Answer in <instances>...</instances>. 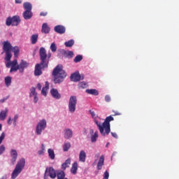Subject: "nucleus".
<instances>
[{
    "instance_id": "f257e3e1",
    "label": "nucleus",
    "mask_w": 179,
    "mask_h": 179,
    "mask_svg": "<svg viewBox=\"0 0 179 179\" xmlns=\"http://www.w3.org/2000/svg\"><path fill=\"white\" fill-rule=\"evenodd\" d=\"M113 120H114V117L113 116H107L103 123H101V122H99V120L94 119V122L96 126H98V128L99 129V132L102 136H105L110 134L111 131L110 122H112Z\"/></svg>"
},
{
    "instance_id": "f03ea898",
    "label": "nucleus",
    "mask_w": 179,
    "mask_h": 179,
    "mask_svg": "<svg viewBox=\"0 0 179 179\" xmlns=\"http://www.w3.org/2000/svg\"><path fill=\"white\" fill-rule=\"evenodd\" d=\"M52 76H54V82L55 84H60L66 78L67 74L63 69L61 64L57 66L52 71Z\"/></svg>"
},
{
    "instance_id": "7ed1b4c3",
    "label": "nucleus",
    "mask_w": 179,
    "mask_h": 179,
    "mask_svg": "<svg viewBox=\"0 0 179 179\" xmlns=\"http://www.w3.org/2000/svg\"><path fill=\"white\" fill-rule=\"evenodd\" d=\"M26 161L24 158H21L17 161L15 169L13 171L11 174V178L15 179L20 173H21L22 169L25 166Z\"/></svg>"
},
{
    "instance_id": "20e7f679",
    "label": "nucleus",
    "mask_w": 179,
    "mask_h": 179,
    "mask_svg": "<svg viewBox=\"0 0 179 179\" xmlns=\"http://www.w3.org/2000/svg\"><path fill=\"white\" fill-rule=\"evenodd\" d=\"M41 60L42 64L43 65L44 69H48V64L50 59L52 57V53H48L47 55V50H45V48H43L41 50Z\"/></svg>"
},
{
    "instance_id": "39448f33",
    "label": "nucleus",
    "mask_w": 179,
    "mask_h": 179,
    "mask_svg": "<svg viewBox=\"0 0 179 179\" xmlns=\"http://www.w3.org/2000/svg\"><path fill=\"white\" fill-rule=\"evenodd\" d=\"M43 50V48H40L39 50V56H40V64H36L35 70H34V75L35 76H41L43 74L42 70H44L45 67L43 64V60H42V52L41 50Z\"/></svg>"
},
{
    "instance_id": "423d86ee",
    "label": "nucleus",
    "mask_w": 179,
    "mask_h": 179,
    "mask_svg": "<svg viewBox=\"0 0 179 179\" xmlns=\"http://www.w3.org/2000/svg\"><path fill=\"white\" fill-rule=\"evenodd\" d=\"M20 22V17H19V15H14L12 18L11 17H8L6 24H7V27H10V24H12L13 27H17Z\"/></svg>"
},
{
    "instance_id": "0eeeda50",
    "label": "nucleus",
    "mask_w": 179,
    "mask_h": 179,
    "mask_svg": "<svg viewBox=\"0 0 179 179\" xmlns=\"http://www.w3.org/2000/svg\"><path fill=\"white\" fill-rule=\"evenodd\" d=\"M78 99L77 96H70L69 101V110L71 113H73L76 110V105H77Z\"/></svg>"
},
{
    "instance_id": "6e6552de",
    "label": "nucleus",
    "mask_w": 179,
    "mask_h": 179,
    "mask_svg": "<svg viewBox=\"0 0 179 179\" xmlns=\"http://www.w3.org/2000/svg\"><path fill=\"white\" fill-rule=\"evenodd\" d=\"M45 127H47V121L45 119L40 120V122L36 125V134H41L43 130H45Z\"/></svg>"
},
{
    "instance_id": "1a4fd4ad",
    "label": "nucleus",
    "mask_w": 179,
    "mask_h": 179,
    "mask_svg": "<svg viewBox=\"0 0 179 179\" xmlns=\"http://www.w3.org/2000/svg\"><path fill=\"white\" fill-rule=\"evenodd\" d=\"M47 172L48 173L49 176L52 179H55V178L57 177V171L53 168V166H50L49 168H46L45 175H44L45 179H47Z\"/></svg>"
},
{
    "instance_id": "9d476101",
    "label": "nucleus",
    "mask_w": 179,
    "mask_h": 179,
    "mask_svg": "<svg viewBox=\"0 0 179 179\" xmlns=\"http://www.w3.org/2000/svg\"><path fill=\"white\" fill-rule=\"evenodd\" d=\"M18 67L20 73H24V69L29 67V63H27V62H26L25 60H21L20 64H18Z\"/></svg>"
},
{
    "instance_id": "9b49d317",
    "label": "nucleus",
    "mask_w": 179,
    "mask_h": 179,
    "mask_svg": "<svg viewBox=\"0 0 179 179\" xmlns=\"http://www.w3.org/2000/svg\"><path fill=\"white\" fill-rule=\"evenodd\" d=\"M17 156H18L17 151L16 150H11V151H10V157H11L10 162L13 165H15V164L17 159Z\"/></svg>"
},
{
    "instance_id": "f8f14e48",
    "label": "nucleus",
    "mask_w": 179,
    "mask_h": 179,
    "mask_svg": "<svg viewBox=\"0 0 179 179\" xmlns=\"http://www.w3.org/2000/svg\"><path fill=\"white\" fill-rule=\"evenodd\" d=\"M13 50V46L11 43H10V42H8V41L3 42V52H5L6 56H7V54L9 52V50Z\"/></svg>"
},
{
    "instance_id": "ddd939ff",
    "label": "nucleus",
    "mask_w": 179,
    "mask_h": 179,
    "mask_svg": "<svg viewBox=\"0 0 179 179\" xmlns=\"http://www.w3.org/2000/svg\"><path fill=\"white\" fill-rule=\"evenodd\" d=\"M17 59H15L13 62H11V69L10 70V73H13V71H17L19 70V64Z\"/></svg>"
},
{
    "instance_id": "4468645a",
    "label": "nucleus",
    "mask_w": 179,
    "mask_h": 179,
    "mask_svg": "<svg viewBox=\"0 0 179 179\" xmlns=\"http://www.w3.org/2000/svg\"><path fill=\"white\" fill-rule=\"evenodd\" d=\"M55 31L57 32V34H63L66 32V28L63 27V25H57L55 27Z\"/></svg>"
},
{
    "instance_id": "2eb2a0df",
    "label": "nucleus",
    "mask_w": 179,
    "mask_h": 179,
    "mask_svg": "<svg viewBox=\"0 0 179 179\" xmlns=\"http://www.w3.org/2000/svg\"><path fill=\"white\" fill-rule=\"evenodd\" d=\"M71 80L74 83H77L78 81H80V80H81V76L80 73H73V74H71Z\"/></svg>"
},
{
    "instance_id": "dca6fc26",
    "label": "nucleus",
    "mask_w": 179,
    "mask_h": 179,
    "mask_svg": "<svg viewBox=\"0 0 179 179\" xmlns=\"http://www.w3.org/2000/svg\"><path fill=\"white\" fill-rule=\"evenodd\" d=\"M50 93L53 98H55L56 99H60L61 94L59 92H58L57 90L52 88V90H50Z\"/></svg>"
},
{
    "instance_id": "f3484780",
    "label": "nucleus",
    "mask_w": 179,
    "mask_h": 179,
    "mask_svg": "<svg viewBox=\"0 0 179 179\" xmlns=\"http://www.w3.org/2000/svg\"><path fill=\"white\" fill-rule=\"evenodd\" d=\"M8 113V108H6L3 110H1V112H0V120H5L7 117Z\"/></svg>"
},
{
    "instance_id": "a211bd4d",
    "label": "nucleus",
    "mask_w": 179,
    "mask_h": 179,
    "mask_svg": "<svg viewBox=\"0 0 179 179\" xmlns=\"http://www.w3.org/2000/svg\"><path fill=\"white\" fill-rule=\"evenodd\" d=\"M104 160H105L104 155H101L96 165V167L98 169H102V166L104 165Z\"/></svg>"
},
{
    "instance_id": "6ab92c4d",
    "label": "nucleus",
    "mask_w": 179,
    "mask_h": 179,
    "mask_svg": "<svg viewBox=\"0 0 179 179\" xmlns=\"http://www.w3.org/2000/svg\"><path fill=\"white\" fill-rule=\"evenodd\" d=\"M90 133L91 134H92L91 136V141L92 143H95L99 137V134H98V131H95V133L94 134V130L93 129H90Z\"/></svg>"
},
{
    "instance_id": "aec40b11",
    "label": "nucleus",
    "mask_w": 179,
    "mask_h": 179,
    "mask_svg": "<svg viewBox=\"0 0 179 179\" xmlns=\"http://www.w3.org/2000/svg\"><path fill=\"white\" fill-rule=\"evenodd\" d=\"M50 31V27H48V24H46V22H45V24H43L41 32L43 34H49Z\"/></svg>"
},
{
    "instance_id": "412c9836",
    "label": "nucleus",
    "mask_w": 179,
    "mask_h": 179,
    "mask_svg": "<svg viewBox=\"0 0 179 179\" xmlns=\"http://www.w3.org/2000/svg\"><path fill=\"white\" fill-rule=\"evenodd\" d=\"M87 154L84 150H81L79 155V159L81 162H85Z\"/></svg>"
},
{
    "instance_id": "4be33fe9",
    "label": "nucleus",
    "mask_w": 179,
    "mask_h": 179,
    "mask_svg": "<svg viewBox=\"0 0 179 179\" xmlns=\"http://www.w3.org/2000/svg\"><path fill=\"white\" fill-rule=\"evenodd\" d=\"M22 16L24 19H26V20H27V19H31L33 16V13H30V11H28V10H25L22 14Z\"/></svg>"
},
{
    "instance_id": "5701e85b",
    "label": "nucleus",
    "mask_w": 179,
    "mask_h": 179,
    "mask_svg": "<svg viewBox=\"0 0 179 179\" xmlns=\"http://www.w3.org/2000/svg\"><path fill=\"white\" fill-rule=\"evenodd\" d=\"M65 138H71L73 137V131L71 129H66L64 131Z\"/></svg>"
},
{
    "instance_id": "b1692460",
    "label": "nucleus",
    "mask_w": 179,
    "mask_h": 179,
    "mask_svg": "<svg viewBox=\"0 0 179 179\" xmlns=\"http://www.w3.org/2000/svg\"><path fill=\"white\" fill-rule=\"evenodd\" d=\"M49 89V83L48 81H45V86L43 87L41 94L45 96H47V91Z\"/></svg>"
},
{
    "instance_id": "393cba45",
    "label": "nucleus",
    "mask_w": 179,
    "mask_h": 179,
    "mask_svg": "<svg viewBox=\"0 0 179 179\" xmlns=\"http://www.w3.org/2000/svg\"><path fill=\"white\" fill-rule=\"evenodd\" d=\"M23 6H24V9H27V10H29V12H32L33 6L31 3H28V1H27V3H24Z\"/></svg>"
},
{
    "instance_id": "a878e982",
    "label": "nucleus",
    "mask_w": 179,
    "mask_h": 179,
    "mask_svg": "<svg viewBox=\"0 0 179 179\" xmlns=\"http://www.w3.org/2000/svg\"><path fill=\"white\" fill-rule=\"evenodd\" d=\"M78 166V162H73L71 169V172L72 173H73L74 175H76V173H77Z\"/></svg>"
},
{
    "instance_id": "bb28decb",
    "label": "nucleus",
    "mask_w": 179,
    "mask_h": 179,
    "mask_svg": "<svg viewBox=\"0 0 179 179\" xmlns=\"http://www.w3.org/2000/svg\"><path fill=\"white\" fill-rule=\"evenodd\" d=\"M48 152L50 159H55V154L54 150H52V148H48Z\"/></svg>"
},
{
    "instance_id": "cd10ccee",
    "label": "nucleus",
    "mask_w": 179,
    "mask_h": 179,
    "mask_svg": "<svg viewBox=\"0 0 179 179\" xmlns=\"http://www.w3.org/2000/svg\"><path fill=\"white\" fill-rule=\"evenodd\" d=\"M64 176H66V173H65L64 171H57V179H63Z\"/></svg>"
},
{
    "instance_id": "c85d7f7f",
    "label": "nucleus",
    "mask_w": 179,
    "mask_h": 179,
    "mask_svg": "<svg viewBox=\"0 0 179 179\" xmlns=\"http://www.w3.org/2000/svg\"><path fill=\"white\" fill-rule=\"evenodd\" d=\"M71 164V158H68L65 162H64L62 165V169H66V168H67L68 166H69Z\"/></svg>"
},
{
    "instance_id": "c756f323",
    "label": "nucleus",
    "mask_w": 179,
    "mask_h": 179,
    "mask_svg": "<svg viewBox=\"0 0 179 179\" xmlns=\"http://www.w3.org/2000/svg\"><path fill=\"white\" fill-rule=\"evenodd\" d=\"M38 39V35L35 34V35H32L31 37V42L32 45H36V43H37V41Z\"/></svg>"
},
{
    "instance_id": "7c9ffc66",
    "label": "nucleus",
    "mask_w": 179,
    "mask_h": 179,
    "mask_svg": "<svg viewBox=\"0 0 179 179\" xmlns=\"http://www.w3.org/2000/svg\"><path fill=\"white\" fill-rule=\"evenodd\" d=\"M75 42L73 39H71V41H68V42H65L64 45L66 48H72Z\"/></svg>"
},
{
    "instance_id": "2f4dec72",
    "label": "nucleus",
    "mask_w": 179,
    "mask_h": 179,
    "mask_svg": "<svg viewBox=\"0 0 179 179\" xmlns=\"http://www.w3.org/2000/svg\"><path fill=\"white\" fill-rule=\"evenodd\" d=\"M87 94H91V95H99V91L97 90H86Z\"/></svg>"
},
{
    "instance_id": "473e14b6",
    "label": "nucleus",
    "mask_w": 179,
    "mask_h": 179,
    "mask_svg": "<svg viewBox=\"0 0 179 179\" xmlns=\"http://www.w3.org/2000/svg\"><path fill=\"white\" fill-rule=\"evenodd\" d=\"M13 51L14 52V56L15 57H18L19 56V53H20V49L17 46H15L13 48Z\"/></svg>"
},
{
    "instance_id": "72a5a7b5",
    "label": "nucleus",
    "mask_w": 179,
    "mask_h": 179,
    "mask_svg": "<svg viewBox=\"0 0 179 179\" xmlns=\"http://www.w3.org/2000/svg\"><path fill=\"white\" fill-rule=\"evenodd\" d=\"M71 143H69V142L64 143V144L63 145V150L68 151L69 150V148H71Z\"/></svg>"
},
{
    "instance_id": "f704fd0d",
    "label": "nucleus",
    "mask_w": 179,
    "mask_h": 179,
    "mask_svg": "<svg viewBox=\"0 0 179 179\" xmlns=\"http://www.w3.org/2000/svg\"><path fill=\"white\" fill-rule=\"evenodd\" d=\"M12 83V78L11 77H6L5 78V84L6 87H9V85H11Z\"/></svg>"
},
{
    "instance_id": "c9c22d12",
    "label": "nucleus",
    "mask_w": 179,
    "mask_h": 179,
    "mask_svg": "<svg viewBox=\"0 0 179 179\" xmlns=\"http://www.w3.org/2000/svg\"><path fill=\"white\" fill-rule=\"evenodd\" d=\"M64 55L66 56V57H69L70 59H72L74 56L73 52L69 50L68 52H64Z\"/></svg>"
},
{
    "instance_id": "e433bc0d",
    "label": "nucleus",
    "mask_w": 179,
    "mask_h": 179,
    "mask_svg": "<svg viewBox=\"0 0 179 179\" xmlns=\"http://www.w3.org/2000/svg\"><path fill=\"white\" fill-rule=\"evenodd\" d=\"M11 57H12L11 50H8V52L5 57V60L6 62H10L11 60Z\"/></svg>"
},
{
    "instance_id": "4c0bfd02",
    "label": "nucleus",
    "mask_w": 179,
    "mask_h": 179,
    "mask_svg": "<svg viewBox=\"0 0 179 179\" xmlns=\"http://www.w3.org/2000/svg\"><path fill=\"white\" fill-rule=\"evenodd\" d=\"M83 57L81 55H78L74 59L75 63H79V62H81L83 60Z\"/></svg>"
},
{
    "instance_id": "58836bf2",
    "label": "nucleus",
    "mask_w": 179,
    "mask_h": 179,
    "mask_svg": "<svg viewBox=\"0 0 179 179\" xmlns=\"http://www.w3.org/2000/svg\"><path fill=\"white\" fill-rule=\"evenodd\" d=\"M78 86L80 87V88H87V84L86 83L82 82L79 83Z\"/></svg>"
},
{
    "instance_id": "ea45409f",
    "label": "nucleus",
    "mask_w": 179,
    "mask_h": 179,
    "mask_svg": "<svg viewBox=\"0 0 179 179\" xmlns=\"http://www.w3.org/2000/svg\"><path fill=\"white\" fill-rule=\"evenodd\" d=\"M36 94V88H34V87H32V88H31V92H30V94H29V96L31 97L34 96V95Z\"/></svg>"
},
{
    "instance_id": "a19ab883",
    "label": "nucleus",
    "mask_w": 179,
    "mask_h": 179,
    "mask_svg": "<svg viewBox=\"0 0 179 179\" xmlns=\"http://www.w3.org/2000/svg\"><path fill=\"white\" fill-rule=\"evenodd\" d=\"M110 173L108 171H105L103 173V179H109Z\"/></svg>"
},
{
    "instance_id": "79ce46f5",
    "label": "nucleus",
    "mask_w": 179,
    "mask_h": 179,
    "mask_svg": "<svg viewBox=\"0 0 179 179\" xmlns=\"http://www.w3.org/2000/svg\"><path fill=\"white\" fill-rule=\"evenodd\" d=\"M50 50H52V52H56L57 46H56L55 43H52L51 44Z\"/></svg>"
},
{
    "instance_id": "37998d69",
    "label": "nucleus",
    "mask_w": 179,
    "mask_h": 179,
    "mask_svg": "<svg viewBox=\"0 0 179 179\" xmlns=\"http://www.w3.org/2000/svg\"><path fill=\"white\" fill-rule=\"evenodd\" d=\"M6 137V134L4 132L1 133L0 136V144H1L2 141L4 140Z\"/></svg>"
},
{
    "instance_id": "c03bdc74",
    "label": "nucleus",
    "mask_w": 179,
    "mask_h": 179,
    "mask_svg": "<svg viewBox=\"0 0 179 179\" xmlns=\"http://www.w3.org/2000/svg\"><path fill=\"white\" fill-rule=\"evenodd\" d=\"M18 117H19L18 115H15L14 119H13V124H14V126H16L17 120Z\"/></svg>"
},
{
    "instance_id": "a18cd8bd",
    "label": "nucleus",
    "mask_w": 179,
    "mask_h": 179,
    "mask_svg": "<svg viewBox=\"0 0 179 179\" xmlns=\"http://www.w3.org/2000/svg\"><path fill=\"white\" fill-rule=\"evenodd\" d=\"M6 150V147L3 145H0V154H3Z\"/></svg>"
},
{
    "instance_id": "49530a36",
    "label": "nucleus",
    "mask_w": 179,
    "mask_h": 179,
    "mask_svg": "<svg viewBox=\"0 0 179 179\" xmlns=\"http://www.w3.org/2000/svg\"><path fill=\"white\" fill-rule=\"evenodd\" d=\"M38 101V96H37V93L36 92V90H35V94H34V102L35 103H37Z\"/></svg>"
},
{
    "instance_id": "de8ad7c7",
    "label": "nucleus",
    "mask_w": 179,
    "mask_h": 179,
    "mask_svg": "<svg viewBox=\"0 0 179 179\" xmlns=\"http://www.w3.org/2000/svg\"><path fill=\"white\" fill-rule=\"evenodd\" d=\"M105 101H106V102H110L111 98H110V95H106V96H105Z\"/></svg>"
},
{
    "instance_id": "09e8293b",
    "label": "nucleus",
    "mask_w": 179,
    "mask_h": 179,
    "mask_svg": "<svg viewBox=\"0 0 179 179\" xmlns=\"http://www.w3.org/2000/svg\"><path fill=\"white\" fill-rule=\"evenodd\" d=\"M90 113L91 114L92 117H96V113L95 112L92 111V110H89Z\"/></svg>"
},
{
    "instance_id": "8fccbe9b",
    "label": "nucleus",
    "mask_w": 179,
    "mask_h": 179,
    "mask_svg": "<svg viewBox=\"0 0 179 179\" xmlns=\"http://www.w3.org/2000/svg\"><path fill=\"white\" fill-rule=\"evenodd\" d=\"M7 99H8V96H6V98H3L2 99H0V102H1V103H3L4 102H6V101H7Z\"/></svg>"
},
{
    "instance_id": "3c124183",
    "label": "nucleus",
    "mask_w": 179,
    "mask_h": 179,
    "mask_svg": "<svg viewBox=\"0 0 179 179\" xmlns=\"http://www.w3.org/2000/svg\"><path fill=\"white\" fill-rule=\"evenodd\" d=\"M6 66L7 68L10 67V66H12V62H10V61L7 62Z\"/></svg>"
},
{
    "instance_id": "603ef678",
    "label": "nucleus",
    "mask_w": 179,
    "mask_h": 179,
    "mask_svg": "<svg viewBox=\"0 0 179 179\" xmlns=\"http://www.w3.org/2000/svg\"><path fill=\"white\" fill-rule=\"evenodd\" d=\"M111 135H112L113 137H114L115 138H118V136H117V133L111 132Z\"/></svg>"
},
{
    "instance_id": "864d4df0",
    "label": "nucleus",
    "mask_w": 179,
    "mask_h": 179,
    "mask_svg": "<svg viewBox=\"0 0 179 179\" xmlns=\"http://www.w3.org/2000/svg\"><path fill=\"white\" fill-rule=\"evenodd\" d=\"M8 124H12V117L10 116L8 119Z\"/></svg>"
},
{
    "instance_id": "5fc2aeb1",
    "label": "nucleus",
    "mask_w": 179,
    "mask_h": 179,
    "mask_svg": "<svg viewBox=\"0 0 179 179\" xmlns=\"http://www.w3.org/2000/svg\"><path fill=\"white\" fill-rule=\"evenodd\" d=\"M41 148H42L43 155L44 152L45 151V147L44 144H41Z\"/></svg>"
},
{
    "instance_id": "6e6d98bb",
    "label": "nucleus",
    "mask_w": 179,
    "mask_h": 179,
    "mask_svg": "<svg viewBox=\"0 0 179 179\" xmlns=\"http://www.w3.org/2000/svg\"><path fill=\"white\" fill-rule=\"evenodd\" d=\"M38 154L39 155H43V148H41V150H39V151H38Z\"/></svg>"
},
{
    "instance_id": "4d7b16f0",
    "label": "nucleus",
    "mask_w": 179,
    "mask_h": 179,
    "mask_svg": "<svg viewBox=\"0 0 179 179\" xmlns=\"http://www.w3.org/2000/svg\"><path fill=\"white\" fill-rule=\"evenodd\" d=\"M41 16H47L48 13H45V11H42V13H41Z\"/></svg>"
},
{
    "instance_id": "13d9d810",
    "label": "nucleus",
    "mask_w": 179,
    "mask_h": 179,
    "mask_svg": "<svg viewBox=\"0 0 179 179\" xmlns=\"http://www.w3.org/2000/svg\"><path fill=\"white\" fill-rule=\"evenodd\" d=\"M37 88H38V90H41L42 85H41V84H40V83H38L37 84Z\"/></svg>"
},
{
    "instance_id": "bf43d9fd",
    "label": "nucleus",
    "mask_w": 179,
    "mask_h": 179,
    "mask_svg": "<svg viewBox=\"0 0 179 179\" xmlns=\"http://www.w3.org/2000/svg\"><path fill=\"white\" fill-rule=\"evenodd\" d=\"M22 0H15L16 3H22Z\"/></svg>"
},
{
    "instance_id": "052dcab7",
    "label": "nucleus",
    "mask_w": 179,
    "mask_h": 179,
    "mask_svg": "<svg viewBox=\"0 0 179 179\" xmlns=\"http://www.w3.org/2000/svg\"><path fill=\"white\" fill-rule=\"evenodd\" d=\"M120 115H121V113L120 112H115L114 114V116Z\"/></svg>"
},
{
    "instance_id": "680f3d73",
    "label": "nucleus",
    "mask_w": 179,
    "mask_h": 179,
    "mask_svg": "<svg viewBox=\"0 0 179 179\" xmlns=\"http://www.w3.org/2000/svg\"><path fill=\"white\" fill-rule=\"evenodd\" d=\"M2 130V124L0 123V131Z\"/></svg>"
},
{
    "instance_id": "e2e57ef3",
    "label": "nucleus",
    "mask_w": 179,
    "mask_h": 179,
    "mask_svg": "<svg viewBox=\"0 0 179 179\" xmlns=\"http://www.w3.org/2000/svg\"><path fill=\"white\" fill-rule=\"evenodd\" d=\"M110 143H107L106 144V147H108Z\"/></svg>"
},
{
    "instance_id": "0e129e2a",
    "label": "nucleus",
    "mask_w": 179,
    "mask_h": 179,
    "mask_svg": "<svg viewBox=\"0 0 179 179\" xmlns=\"http://www.w3.org/2000/svg\"><path fill=\"white\" fill-rule=\"evenodd\" d=\"M62 179H68V178H65V176H64Z\"/></svg>"
},
{
    "instance_id": "69168bd1",
    "label": "nucleus",
    "mask_w": 179,
    "mask_h": 179,
    "mask_svg": "<svg viewBox=\"0 0 179 179\" xmlns=\"http://www.w3.org/2000/svg\"><path fill=\"white\" fill-rule=\"evenodd\" d=\"M0 74H1V70H0Z\"/></svg>"
}]
</instances>
